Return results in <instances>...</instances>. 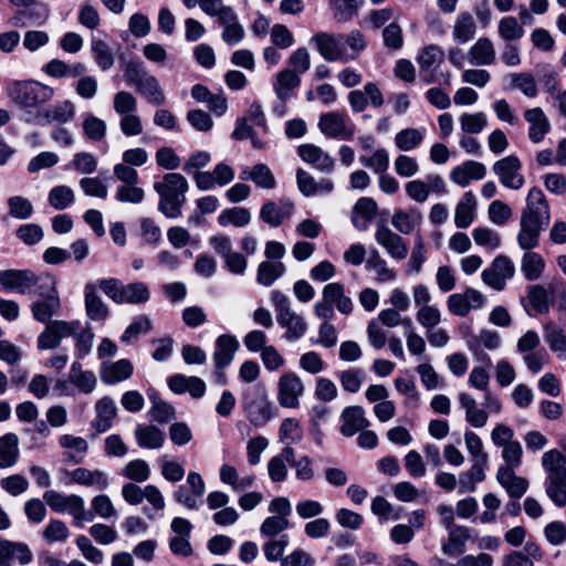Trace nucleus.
<instances>
[{
	"mask_svg": "<svg viewBox=\"0 0 566 566\" xmlns=\"http://www.w3.org/2000/svg\"><path fill=\"white\" fill-rule=\"evenodd\" d=\"M547 226L548 223L521 217L520 230L516 237L518 247L523 250H533L537 248L539 244L541 232Z\"/></svg>",
	"mask_w": 566,
	"mask_h": 566,
	"instance_id": "6ab92c4d",
	"label": "nucleus"
},
{
	"mask_svg": "<svg viewBox=\"0 0 566 566\" xmlns=\"http://www.w3.org/2000/svg\"><path fill=\"white\" fill-rule=\"evenodd\" d=\"M285 271L286 268L281 261H262L258 265L256 282L262 286L269 287L282 277Z\"/></svg>",
	"mask_w": 566,
	"mask_h": 566,
	"instance_id": "a18cd8bd",
	"label": "nucleus"
},
{
	"mask_svg": "<svg viewBox=\"0 0 566 566\" xmlns=\"http://www.w3.org/2000/svg\"><path fill=\"white\" fill-rule=\"evenodd\" d=\"M7 93L9 98L23 111L25 119L38 115L40 107L54 97L55 91L39 81L27 80L9 83Z\"/></svg>",
	"mask_w": 566,
	"mask_h": 566,
	"instance_id": "f257e3e1",
	"label": "nucleus"
},
{
	"mask_svg": "<svg viewBox=\"0 0 566 566\" xmlns=\"http://www.w3.org/2000/svg\"><path fill=\"white\" fill-rule=\"evenodd\" d=\"M132 374L133 365L128 359H119L114 363L104 361L101 366V378L107 385L126 380Z\"/></svg>",
	"mask_w": 566,
	"mask_h": 566,
	"instance_id": "2f4dec72",
	"label": "nucleus"
},
{
	"mask_svg": "<svg viewBox=\"0 0 566 566\" xmlns=\"http://www.w3.org/2000/svg\"><path fill=\"white\" fill-rule=\"evenodd\" d=\"M375 240L392 260L401 261L408 255L409 248L407 241L385 223L377 226Z\"/></svg>",
	"mask_w": 566,
	"mask_h": 566,
	"instance_id": "4468645a",
	"label": "nucleus"
},
{
	"mask_svg": "<svg viewBox=\"0 0 566 566\" xmlns=\"http://www.w3.org/2000/svg\"><path fill=\"white\" fill-rule=\"evenodd\" d=\"M377 213V203L374 199L363 197L357 200L353 211V223L358 230H366Z\"/></svg>",
	"mask_w": 566,
	"mask_h": 566,
	"instance_id": "4c0bfd02",
	"label": "nucleus"
},
{
	"mask_svg": "<svg viewBox=\"0 0 566 566\" xmlns=\"http://www.w3.org/2000/svg\"><path fill=\"white\" fill-rule=\"evenodd\" d=\"M460 406L465 410V420L473 428H483L489 419L486 410L480 408L475 399L467 392L458 395Z\"/></svg>",
	"mask_w": 566,
	"mask_h": 566,
	"instance_id": "72a5a7b5",
	"label": "nucleus"
},
{
	"mask_svg": "<svg viewBox=\"0 0 566 566\" xmlns=\"http://www.w3.org/2000/svg\"><path fill=\"white\" fill-rule=\"evenodd\" d=\"M294 205L289 199L268 201L260 210V218L271 227H279L285 219L292 216Z\"/></svg>",
	"mask_w": 566,
	"mask_h": 566,
	"instance_id": "a211bd4d",
	"label": "nucleus"
},
{
	"mask_svg": "<svg viewBox=\"0 0 566 566\" xmlns=\"http://www.w3.org/2000/svg\"><path fill=\"white\" fill-rule=\"evenodd\" d=\"M48 201L55 210H64L75 201L74 190L66 185L55 186L49 191Z\"/></svg>",
	"mask_w": 566,
	"mask_h": 566,
	"instance_id": "864d4df0",
	"label": "nucleus"
},
{
	"mask_svg": "<svg viewBox=\"0 0 566 566\" xmlns=\"http://www.w3.org/2000/svg\"><path fill=\"white\" fill-rule=\"evenodd\" d=\"M82 126L84 135L93 142H99L106 135V123L91 113L83 115Z\"/></svg>",
	"mask_w": 566,
	"mask_h": 566,
	"instance_id": "680f3d73",
	"label": "nucleus"
},
{
	"mask_svg": "<svg viewBox=\"0 0 566 566\" xmlns=\"http://www.w3.org/2000/svg\"><path fill=\"white\" fill-rule=\"evenodd\" d=\"M75 116V104L70 99L57 102L46 108L38 111V115L25 118V123L44 126L50 124H65Z\"/></svg>",
	"mask_w": 566,
	"mask_h": 566,
	"instance_id": "ddd939ff",
	"label": "nucleus"
},
{
	"mask_svg": "<svg viewBox=\"0 0 566 566\" xmlns=\"http://www.w3.org/2000/svg\"><path fill=\"white\" fill-rule=\"evenodd\" d=\"M240 348V343L235 336L231 334H222L214 342L212 354L213 365L220 367H229L234 360V355Z\"/></svg>",
	"mask_w": 566,
	"mask_h": 566,
	"instance_id": "f3484780",
	"label": "nucleus"
},
{
	"mask_svg": "<svg viewBox=\"0 0 566 566\" xmlns=\"http://www.w3.org/2000/svg\"><path fill=\"white\" fill-rule=\"evenodd\" d=\"M9 214L19 220H27L33 214L32 202L22 196H12L7 200Z\"/></svg>",
	"mask_w": 566,
	"mask_h": 566,
	"instance_id": "0e129e2a",
	"label": "nucleus"
},
{
	"mask_svg": "<svg viewBox=\"0 0 566 566\" xmlns=\"http://www.w3.org/2000/svg\"><path fill=\"white\" fill-rule=\"evenodd\" d=\"M544 270L545 260L543 256L537 252L526 250L521 259V272L525 280L530 282L538 280L542 276Z\"/></svg>",
	"mask_w": 566,
	"mask_h": 566,
	"instance_id": "37998d69",
	"label": "nucleus"
},
{
	"mask_svg": "<svg viewBox=\"0 0 566 566\" xmlns=\"http://www.w3.org/2000/svg\"><path fill=\"white\" fill-rule=\"evenodd\" d=\"M122 473L125 478L137 483H142L148 480L150 475V469L145 460L135 459L125 464Z\"/></svg>",
	"mask_w": 566,
	"mask_h": 566,
	"instance_id": "774afa93",
	"label": "nucleus"
},
{
	"mask_svg": "<svg viewBox=\"0 0 566 566\" xmlns=\"http://www.w3.org/2000/svg\"><path fill=\"white\" fill-rule=\"evenodd\" d=\"M524 118L530 124L528 138L532 143H541L551 130V123L542 108L534 107L524 112Z\"/></svg>",
	"mask_w": 566,
	"mask_h": 566,
	"instance_id": "b1692460",
	"label": "nucleus"
},
{
	"mask_svg": "<svg viewBox=\"0 0 566 566\" xmlns=\"http://www.w3.org/2000/svg\"><path fill=\"white\" fill-rule=\"evenodd\" d=\"M486 175V167L479 161L468 160L450 171V179L460 187H467L471 180H481Z\"/></svg>",
	"mask_w": 566,
	"mask_h": 566,
	"instance_id": "aec40b11",
	"label": "nucleus"
},
{
	"mask_svg": "<svg viewBox=\"0 0 566 566\" xmlns=\"http://www.w3.org/2000/svg\"><path fill=\"white\" fill-rule=\"evenodd\" d=\"M322 297L340 314L349 315L354 310L352 298L345 294L344 285L338 282L326 284L322 290Z\"/></svg>",
	"mask_w": 566,
	"mask_h": 566,
	"instance_id": "393cba45",
	"label": "nucleus"
},
{
	"mask_svg": "<svg viewBox=\"0 0 566 566\" xmlns=\"http://www.w3.org/2000/svg\"><path fill=\"white\" fill-rule=\"evenodd\" d=\"M251 221V213L244 207H233L224 209L218 216V223L221 227L234 226L238 228L245 227Z\"/></svg>",
	"mask_w": 566,
	"mask_h": 566,
	"instance_id": "3c124183",
	"label": "nucleus"
},
{
	"mask_svg": "<svg viewBox=\"0 0 566 566\" xmlns=\"http://www.w3.org/2000/svg\"><path fill=\"white\" fill-rule=\"evenodd\" d=\"M318 128L328 138L349 140L355 134V125L344 112H328L318 119Z\"/></svg>",
	"mask_w": 566,
	"mask_h": 566,
	"instance_id": "1a4fd4ad",
	"label": "nucleus"
},
{
	"mask_svg": "<svg viewBox=\"0 0 566 566\" xmlns=\"http://www.w3.org/2000/svg\"><path fill=\"white\" fill-rule=\"evenodd\" d=\"M188 189L189 184L181 174L168 172L164 175L161 180L154 184V190L159 196L158 210L169 219L178 218L186 202Z\"/></svg>",
	"mask_w": 566,
	"mask_h": 566,
	"instance_id": "f03ea898",
	"label": "nucleus"
},
{
	"mask_svg": "<svg viewBox=\"0 0 566 566\" xmlns=\"http://www.w3.org/2000/svg\"><path fill=\"white\" fill-rule=\"evenodd\" d=\"M60 297L38 298L31 304V313L35 321L49 324L52 316L60 310Z\"/></svg>",
	"mask_w": 566,
	"mask_h": 566,
	"instance_id": "de8ad7c7",
	"label": "nucleus"
},
{
	"mask_svg": "<svg viewBox=\"0 0 566 566\" xmlns=\"http://www.w3.org/2000/svg\"><path fill=\"white\" fill-rule=\"evenodd\" d=\"M542 465L546 471V476L566 473V458L557 449H551L543 453Z\"/></svg>",
	"mask_w": 566,
	"mask_h": 566,
	"instance_id": "6e6d98bb",
	"label": "nucleus"
},
{
	"mask_svg": "<svg viewBox=\"0 0 566 566\" xmlns=\"http://www.w3.org/2000/svg\"><path fill=\"white\" fill-rule=\"evenodd\" d=\"M69 476L72 483L95 488L98 491H104L109 485L108 475L102 470L76 468L69 473Z\"/></svg>",
	"mask_w": 566,
	"mask_h": 566,
	"instance_id": "5701e85b",
	"label": "nucleus"
},
{
	"mask_svg": "<svg viewBox=\"0 0 566 566\" xmlns=\"http://www.w3.org/2000/svg\"><path fill=\"white\" fill-rule=\"evenodd\" d=\"M426 245L423 238L418 233L415 238V243L408 260L407 274H419L422 264L426 262Z\"/></svg>",
	"mask_w": 566,
	"mask_h": 566,
	"instance_id": "69168bd1",
	"label": "nucleus"
},
{
	"mask_svg": "<svg viewBox=\"0 0 566 566\" xmlns=\"http://www.w3.org/2000/svg\"><path fill=\"white\" fill-rule=\"evenodd\" d=\"M444 61V52L443 50L436 45L430 44L424 46L417 56V63L420 69V73H424L433 65H439Z\"/></svg>",
	"mask_w": 566,
	"mask_h": 566,
	"instance_id": "4d7b16f0",
	"label": "nucleus"
},
{
	"mask_svg": "<svg viewBox=\"0 0 566 566\" xmlns=\"http://www.w3.org/2000/svg\"><path fill=\"white\" fill-rule=\"evenodd\" d=\"M69 381L80 392L92 394L97 386V377L92 370L83 369L80 360H74L69 370Z\"/></svg>",
	"mask_w": 566,
	"mask_h": 566,
	"instance_id": "c85d7f7f",
	"label": "nucleus"
},
{
	"mask_svg": "<svg viewBox=\"0 0 566 566\" xmlns=\"http://www.w3.org/2000/svg\"><path fill=\"white\" fill-rule=\"evenodd\" d=\"M134 437L138 447L143 449H160L166 440L165 433L154 424H137Z\"/></svg>",
	"mask_w": 566,
	"mask_h": 566,
	"instance_id": "7c9ffc66",
	"label": "nucleus"
},
{
	"mask_svg": "<svg viewBox=\"0 0 566 566\" xmlns=\"http://www.w3.org/2000/svg\"><path fill=\"white\" fill-rule=\"evenodd\" d=\"M300 84V75L291 69H284L277 73L273 88L279 99L285 102L291 97V92Z\"/></svg>",
	"mask_w": 566,
	"mask_h": 566,
	"instance_id": "79ce46f5",
	"label": "nucleus"
},
{
	"mask_svg": "<svg viewBox=\"0 0 566 566\" xmlns=\"http://www.w3.org/2000/svg\"><path fill=\"white\" fill-rule=\"evenodd\" d=\"M242 401L248 419L253 426L262 427L272 418L273 405L263 389L245 390Z\"/></svg>",
	"mask_w": 566,
	"mask_h": 566,
	"instance_id": "423d86ee",
	"label": "nucleus"
},
{
	"mask_svg": "<svg viewBox=\"0 0 566 566\" xmlns=\"http://www.w3.org/2000/svg\"><path fill=\"white\" fill-rule=\"evenodd\" d=\"M344 34H331L327 32H317L311 38L321 56L327 62H349L355 60V55H348L343 46Z\"/></svg>",
	"mask_w": 566,
	"mask_h": 566,
	"instance_id": "0eeeda50",
	"label": "nucleus"
},
{
	"mask_svg": "<svg viewBox=\"0 0 566 566\" xmlns=\"http://www.w3.org/2000/svg\"><path fill=\"white\" fill-rule=\"evenodd\" d=\"M501 344V337L496 331L481 329L480 333L469 342V348L474 355H479L480 346L486 349H496Z\"/></svg>",
	"mask_w": 566,
	"mask_h": 566,
	"instance_id": "13d9d810",
	"label": "nucleus"
},
{
	"mask_svg": "<svg viewBox=\"0 0 566 566\" xmlns=\"http://www.w3.org/2000/svg\"><path fill=\"white\" fill-rule=\"evenodd\" d=\"M91 51L94 62L102 71L113 67L115 57L111 45L101 36L91 38Z\"/></svg>",
	"mask_w": 566,
	"mask_h": 566,
	"instance_id": "a19ab883",
	"label": "nucleus"
},
{
	"mask_svg": "<svg viewBox=\"0 0 566 566\" xmlns=\"http://www.w3.org/2000/svg\"><path fill=\"white\" fill-rule=\"evenodd\" d=\"M271 302L276 311V321L285 329L283 338L289 342L301 339L307 331V323L291 306L290 297L279 290L271 292Z\"/></svg>",
	"mask_w": 566,
	"mask_h": 566,
	"instance_id": "20e7f679",
	"label": "nucleus"
},
{
	"mask_svg": "<svg viewBox=\"0 0 566 566\" xmlns=\"http://www.w3.org/2000/svg\"><path fill=\"white\" fill-rule=\"evenodd\" d=\"M545 492L556 506L564 507L566 505V473L546 476Z\"/></svg>",
	"mask_w": 566,
	"mask_h": 566,
	"instance_id": "8fccbe9b",
	"label": "nucleus"
},
{
	"mask_svg": "<svg viewBox=\"0 0 566 566\" xmlns=\"http://www.w3.org/2000/svg\"><path fill=\"white\" fill-rule=\"evenodd\" d=\"M84 301L87 316L93 321H105L108 306L97 293V285L87 283L84 286Z\"/></svg>",
	"mask_w": 566,
	"mask_h": 566,
	"instance_id": "cd10ccee",
	"label": "nucleus"
},
{
	"mask_svg": "<svg viewBox=\"0 0 566 566\" xmlns=\"http://www.w3.org/2000/svg\"><path fill=\"white\" fill-rule=\"evenodd\" d=\"M468 61L474 66L491 65L495 61V49L488 38H480L468 51Z\"/></svg>",
	"mask_w": 566,
	"mask_h": 566,
	"instance_id": "c756f323",
	"label": "nucleus"
},
{
	"mask_svg": "<svg viewBox=\"0 0 566 566\" xmlns=\"http://www.w3.org/2000/svg\"><path fill=\"white\" fill-rule=\"evenodd\" d=\"M293 461V447L285 446L282 451L270 459L268 463V473L272 482H283L287 478L286 463L291 465Z\"/></svg>",
	"mask_w": 566,
	"mask_h": 566,
	"instance_id": "e433bc0d",
	"label": "nucleus"
},
{
	"mask_svg": "<svg viewBox=\"0 0 566 566\" xmlns=\"http://www.w3.org/2000/svg\"><path fill=\"white\" fill-rule=\"evenodd\" d=\"M366 269L376 273V281L379 283L391 282L397 277L395 269L389 268L387 261L381 258L378 250L373 249L366 261Z\"/></svg>",
	"mask_w": 566,
	"mask_h": 566,
	"instance_id": "c03bdc74",
	"label": "nucleus"
},
{
	"mask_svg": "<svg viewBox=\"0 0 566 566\" xmlns=\"http://www.w3.org/2000/svg\"><path fill=\"white\" fill-rule=\"evenodd\" d=\"M521 170L522 163L516 155L503 157L492 166V171L497 176L501 185L511 190H518L524 186L525 179Z\"/></svg>",
	"mask_w": 566,
	"mask_h": 566,
	"instance_id": "9b49d317",
	"label": "nucleus"
},
{
	"mask_svg": "<svg viewBox=\"0 0 566 566\" xmlns=\"http://www.w3.org/2000/svg\"><path fill=\"white\" fill-rule=\"evenodd\" d=\"M476 198L472 191L463 195L454 209V224L459 229L469 228L475 219Z\"/></svg>",
	"mask_w": 566,
	"mask_h": 566,
	"instance_id": "473e14b6",
	"label": "nucleus"
},
{
	"mask_svg": "<svg viewBox=\"0 0 566 566\" xmlns=\"http://www.w3.org/2000/svg\"><path fill=\"white\" fill-rule=\"evenodd\" d=\"M95 419L92 421V428L97 433H104L113 426V420L117 413L115 401L109 397H103L95 403Z\"/></svg>",
	"mask_w": 566,
	"mask_h": 566,
	"instance_id": "a878e982",
	"label": "nucleus"
},
{
	"mask_svg": "<svg viewBox=\"0 0 566 566\" xmlns=\"http://www.w3.org/2000/svg\"><path fill=\"white\" fill-rule=\"evenodd\" d=\"M552 292L549 287L536 284L528 289L527 297L532 307L539 314L548 313L549 311V296Z\"/></svg>",
	"mask_w": 566,
	"mask_h": 566,
	"instance_id": "052dcab7",
	"label": "nucleus"
},
{
	"mask_svg": "<svg viewBox=\"0 0 566 566\" xmlns=\"http://www.w3.org/2000/svg\"><path fill=\"white\" fill-rule=\"evenodd\" d=\"M124 76L128 84L149 104L160 106L166 103V95L158 80L147 72L143 63L129 62L124 70Z\"/></svg>",
	"mask_w": 566,
	"mask_h": 566,
	"instance_id": "7ed1b4c3",
	"label": "nucleus"
},
{
	"mask_svg": "<svg viewBox=\"0 0 566 566\" xmlns=\"http://www.w3.org/2000/svg\"><path fill=\"white\" fill-rule=\"evenodd\" d=\"M39 283V276L31 270L9 269L0 271V285L6 291L29 293Z\"/></svg>",
	"mask_w": 566,
	"mask_h": 566,
	"instance_id": "2eb2a0df",
	"label": "nucleus"
},
{
	"mask_svg": "<svg viewBox=\"0 0 566 566\" xmlns=\"http://www.w3.org/2000/svg\"><path fill=\"white\" fill-rule=\"evenodd\" d=\"M45 503L56 513L67 512L73 517V524L83 527L84 523L92 522L94 515L85 510L84 499L77 494L64 495L54 490L45 491L43 494Z\"/></svg>",
	"mask_w": 566,
	"mask_h": 566,
	"instance_id": "39448f33",
	"label": "nucleus"
},
{
	"mask_svg": "<svg viewBox=\"0 0 566 566\" xmlns=\"http://www.w3.org/2000/svg\"><path fill=\"white\" fill-rule=\"evenodd\" d=\"M521 217L527 219L549 223L551 212L549 205L542 189L533 187L526 196V206L522 211Z\"/></svg>",
	"mask_w": 566,
	"mask_h": 566,
	"instance_id": "dca6fc26",
	"label": "nucleus"
},
{
	"mask_svg": "<svg viewBox=\"0 0 566 566\" xmlns=\"http://www.w3.org/2000/svg\"><path fill=\"white\" fill-rule=\"evenodd\" d=\"M205 493L206 483L202 476L196 471H190L187 475L186 484L179 485L172 496L178 504L187 510H198Z\"/></svg>",
	"mask_w": 566,
	"mask_h": 566,
	"instance_id": "6e6552de",
	"label": "nucleus"
},
{
	"mask_svg": "<svg viewBox=\"0 0 566 566\" xmlns=\"http://www.w3.org/2000/svg\"><path fill=\"white\" fill-rule=\"evenodd\" d=\"M514 262L506 255H497L481 273L484 284L495 291H502L506 282L515 275Z\"/></svg>",
	"mask_w": 566,
	"mask_h": 566,
	"instance_id": "f8f14e48",
	"label": "nucleus"
},
{
	"mask_svg": "<svg viewBox=\"0 0 566 566\" xmlns=\"http://www.w3.org/2000/svg\"><path fill=\"white\" fill-rule=\"evenodd\" d=\"M470 528L455 525L448 528V541L442 545V552L448 556H457L465 551V543L470 538Z\"/></svg>",
	"mask_w": 566,
	"mask_h": 566,
	"instance_id": "f704fd0d",
	"label": "nucleus"
},
{
	"mask_svg": "<svg viewBox=\"0 0 566 566\" xmlns=\"http://www.w3.org/2000/svg\"><path fill=\"white\" fill-rule=\"evenodd\" d=\"M281 442L285 446L298 443L303 438V432L300 422L294 418H286L282 421L279 430Z\"/></svg>",
	"mask_w": 566,
	"mask_h": 566,
	"instance_id": "e2e57ef3",
	"label": "nucleus"
},
{
	"mask_svg": "<svg viewBox=\"0 0 566 566\" xmlns=\"http://www.w3.org/2000/svg\"><path fill=\"white\" fill-rule=\"evenodd\" d=\"M426 128H405L398 132L394 138L399 150L411 151L419 147L424 138Z\"/></svg>",
	"mask_w": 566,
	"mask_h": 566,
	"instance_id": "09e8293b",
	"label": "nucleus"
},
{
	"mask_svg": "<svg viewBox=\"0 0 566 566\" xmlns=\"http://www.w3.org/2000/svg\"><path fill=\"white\" fill-rule=\"evenodd\" d=\"M150 291L144 282L124 284L123 304L138 305L148 302Z\"/></svg>",
	"mask_w": 566,
	"mask_h": 566,
	"instance_id": "5fc2aeb1",
	"label": "nucleus"
},
{
	"mask_svg": "<svg viewBox=\"0 0 566 566\" xmlns=\"http://www.w3.org/2000/svg\"><path fill=\"white\" fill-rule=\"evenodd\" d=\"M460 128L465 135H478L488 126V116L483 112L463 113L459 117Z\"/></svg>",
	"mask_w": 566,
	"mask_h": 566,
	"instance_id": "603ef678",
	"label": "nucleus"
},
{
	"mask_svg": "<svg viewBox=\"0 0 566 566\" xmlns=\"http://www.w3.org/2000/svg\"><path fill=\"white\" fill-rule=\"evenodd\" d=\"M476 32V24L471 13L461 12L453 25L452 36L458 43H467L472 40Z\"/></svg>",
	"mask_w": 566,
	"mask_h": 566,
	"instance_id": "49530a36",
	"label": "nucleus"
},
{
	"mask_svg": "<svg viewBox=\"0 0 566 566\" xmlns=\"http://www.w3.org/2000/svg\"><path fill=\"white\" fill-rule=\"evenodd\" d=\"M488 461L489 457H482V459L473 460L471 468L460 476L461 492H473L475 490V484L485 479Z\"/></svg>",
	"mask_w": 566,
	"mask_h": 566,
	"instance_id": "58836bf2",
	"label": "nucleus"
},
{
	"mask_svg": "<svg viewBox=\"0 0 566 566\" xmlns=\"http://www.w3.org/2000/svg\"><path fill=\"white\" fill-rule=\"evenodd\" d=\"M340 417L343 420L340 432L345 437H352L369 426V421L365 417V410L360 406L346 407Z\"/></svg>",
	"mask_w": 566,
	"mask_h": 566,
	"instance_id": "bb28decb",
	"label": "nucleus"
},
{
	"mask_svg": "<svg viewBox=\"0 0 566 566\" xmlns=\"http://www.w3.org/2000/svg\"><path fill=\"white\" fill-rule=\"evenodd\" d=\"M19 455V437L13 432H8L0 437V469L14 467Z\"/></svg>",
	"mask_w": 566,
	"mask_h": 566,
	"instance_id": "c9c22d12",
	"label": "nucleus"
},
{
	"mask_svg": "<svg viewBox=\"0 0 566 566\" xmlns=\"http://www.w3.org/2000/svg\"><path fill=\"white\" fill-rule=\"evenodd\" d=\"M305 386L301 377L294 371H287L277 380L276 399L281 407L296 409L300 407V399L304 395Z\"/></svg>",
	"mask_w": 566,
	"mask_h": 566,
	"instance_id": "9d476101",
	"label": "nucleus"
},
{
	"mask_svg": "<svg viewBox=\"0 0 566 566\" xmlns=\"http://www.w3.org/2000/svg\"><path fill=\"white\" fill-rule=\"evenodd\" d=\"M150 399L153 405L148 411V416L153 421L164 424L176 418V411L171 405L158 397H151Z\"/></svg>",
	"mask_w": 566,
	"mask_h": 566,
	"instance_id": "bf43d9fd",
	"label": "nucleus"
},
{
	"mask_svg": "<svg viewBox=\"0 0 566 566\" xmlns=\"http://www.w3.org/2000/svg\"><path fill=\"white\" fill-rule=\"evenodd\" d=\"M514 471L510 468H499L496 480L510 497L517 500L526 493L530 483L527 479L516 475Z\"/></svg>",
	"mask_w": 566,
	"mask_h": 566,
	"instance_id": "4be33fe9",
	"label": "nucleus"
},
{
	"mask_svg": "<svg viewBox=\"0 0 566 566\" xmlns=\"http://www.w3.org/2000/svg\"><path fill=\"white\" fill-rule=\"evenodd\" d=\"M219 478L223 484L229 485L235 492L250 489L255 481L254 475H245L240 478L238 470L229 463H223L220 467Z\"/></svg>",
	"mask_w": 566,
	"mask_h": 566,
	"instance_id": "ea45409f",
	"label": "nucleus"
},
{
	"mask_svg": "<svg viewBox=\"0 0 566 566\" xmlns=\"http://www.w3.org/2000/svg\"><path fill=\"white\" fill-rule=\"evenodd\" d=\"M544 338L553 352L566 353V334L555 323L545 324Z\"/></svg>",
	"mask_w": 566,
	"mask_h": 566,
	"instance_id": "338daca9",
	"label": "nucleus"
},
{
	"mask_svg": "<svg viewBox=\"0 0 566 566\" xmlns=\"http://www.w3.org/2000/svg\"><path fill=\"white\" fill-rule=\"evenodd\" d=\"M298 156L307 164L313 165L322 172H332L335 160L321 147L313 144H303L297 148Z\"/></svg>",
	"mask_w": 566,
	"mask_h": 566,
	"instance_id": "412c9836",
	"label": "nucleus"
}]
</instances>
